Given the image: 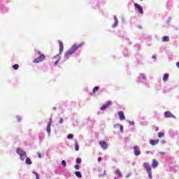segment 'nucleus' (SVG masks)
<instances>
[{
  "instance_id": "33",
  "label": "nucleus",
  "mask_w": 179,
  "mask_h": 179,
  "mask_svg": "<svg viewBox=\"0 0 179 179\" xmlns=\"http://www.w3.org/2000/svg\"><path fill=\"white\" fill-rule=\"evenodd\" d=\"M37 155H38L39 159H41V153L37 152Z\"/></svg>"
},
{
  "instance_id": "21",
  "label": "nucleus",
  "mask_w": 179,
  "mask_h": 179,
  "mask_svg": "<svg viewBox=\"0 0 179 179\" xmlns=\"http://www.w3.org/2000/svg\"><path fill=\"white\" fill-rule=\"evenodd\" d=\"M75 149H76V152H78V150H79V144L78 143V142H76V143H75Z\"/></svg>"
},
{
  "instance_id": "6",
  "label": "nucleus",
  "mask_w": 179,
  "mask_h": 179,
  "mask_svg": "<svg viewBox=\"0 0 179 179\" xmlns=\"http://www.w3.org/2000/svg\"><path fill=\"white\" fill-rule=\"evenodd\" d=\"M99 145L102 149H103V150H106L108 148V144H107V143H106L104 141H101L99 142Z\"/></svg>"
},
{
  "instance_id": "32",
  "label": "nucleus",
  "mask_w": 179,
  "mask_h": 179,
  "mask_svg": "<svg viewBox=\"0 0 179 179\" xmlns=\"http://www.w3.org/2000/svg\"><path fill=\"white\" fill-rule=\"evenodd\" d=\"M17 121H20L22 120V117L20 116L17 117Z\"/></svg>"
},
{
  "instance_id": "22",
  "label": "nucleus",
  "mask_w": 179,
  "mask_h": 179,
  "mask_svg": "<svg viewBox=\"0 0 179 179\" xmlns=\"http://www.w3.org/2000/svg\"><path fill=\"white\" fill-rule=\"evenodd\" d=\"M93 93H96V92H99V87H95L92 90Z\"/></svg>"
},
{
  "instance_id": "3",
  "label": "nucleus",
  "mask_w": 179,
  "mask_h": 179,
  "mask_svg": "<svg viewBox=\"0 0 179 179\" xmlns=\"http://www.w3.org/2000/svg\"><path fill=\"white\" fill-rule=\"evenodd\" d=\"M37 54L39 56L34 60V64H40V62H43V61L45 59V55L44 54H41V51H38Z\"/></svg>"
},
{
  "instance_id": "23",
  "label": "nucleus",
  "mask_w": 179,
  "mask_h": 179,
  "mask_svg": "<svg viewBox=\"0 0 179 179\" xmlns=\"http://www.w3.org/2000/svg\"><path fill=\"white\" fill-rule=\"evenodd\" d=\"M76 162V163H78V164H80V163H82V159L77 158Z\"/></svg>"
},
{
  "instance_id": "5",
  "label": "nucleus",
  "mask_w": 179,
  "mask_h": 179,
  "mask_svg": "<svg viewBox=\"0 0 179 179\" xmlns=\"http://www.w3.org/2000/svg\"><path fill=\"white\" fill-rule=\"evenodd\" d=\"M111 104H113V102L111 101H108L106 103L101 106V110H102V111H104V110H106V108H108V107H110Z\"/></svg>"
},
{
  "instance_id": "13",
  "label": "nucleus",
  "mask_w": 179,
  "mask_h": 179,
  "mask_svg": "<svg viewBox=\"0 0 179 179\" xmlns=\"http://www.w3.org/2000/svg\"><path fill=\"white\" fill-rule=\"evenodd\" d=\"M164 115L166 118H174L173 115L171 112H165Z\"/></svg>"
},
{
  "instance_id": "14",
  "label": "nucleus",
  "mask_w": 179,
  "mask_h": 179,
  "mask_svg": "<svg viewBox=\"0 0 179 179\" xmlns=\"http://www.w3.org/2000/svg\"><path fill=\"white\" fill-rule=\"evenodd\" d=\"M159 142V139L150 141V145H152V146H155V145H157Z\"/></svg>"
},
{
  "instance_id": "36",
  "label": "nucleus",
  "mask_w": 179,
  "mask_h": 179,
  "mask_svg": "<svg viewBox=\"0 0 179 179\" xmlns=\"http://www.w3.org/2000/svg\"><path fill=\"white\" fill-rule=\"evenodd\" d=\"M176 66L179 69V62L176 63Z\"/></svg>"
},
{
  "instance_id": "12",
  "label": "nucleus",
  "mask_w": 179,
  "mask_h": 179,
  "mask_svg": "<svg viewBox=\"0 0 179 179\" xmlns=\"http://www.w3.org/2000/svg\"><path fill=\"white\" fill-rule=\"evenodd\" d=\"M159 166V162L156 159H152V169H156Z\"/></svg>"
},
{
  "instance_id": "10",
  "label": "nucleus",
  "mask_w": 179,
  "mask_h": 179,
  "mask_svg": "<svg viewBox=\"0 0 179 179\" xmlns=\"http://www.w3.org/2000/svg\"><path fill=\"white\" fill-rule=\"evenodd\" d=\"M118 116L121 121H122V120H125V115L124 114V111L122 110L119 111Z\"/></svg>"
},
{
  "instance_id": "35",
  "label": "nucleus",
  "mask_w": 179,
  "mask_h": 179,
  "mask_svg": "<svg viewBox=\"0 0 179 179\" xmlns=\"http://www.w3.org/2000/svg\"><path fill=\"white\" fill-rule=\"evenodd\" d=\"M98 162H99V163H100V162H101V157H99L98 158Z\"/></svg>"
},
{
  "instance_id": "40",
  "label": "nucleus",
  "mask_w": 179,
  "mask_h": 179,
  "mask_svg": "<svg viewBox=\"0 0 179 179\" xmlns=\"http://www.w3.org/2000/svg\"><path fill=\"white\" fill-rule=\"evenodd\" d=\"M161 155H164V152H161Z\"/></svg>"
},
{
  "instance_id": "25",
  "label": "nucleus",
  "mask_w": 179,
  "mask_h": 179,
  "mask_svg": "<svg viewBox=\"0 0 179 179\" xmlns=\"http://www.w3.org/2000/svg\"><path fill=\"white\" fill-rule=\"evenodd\" d=\"M62 164L63 167H66V162H65V160L62 161Z\"/></svg>"
},
{
  "instance_id": "37",
  "label": "nucleus",
  "mask_w": 179,
  "mask_h": 179,
  "mask_svg": "<svg viewBox=\"0 0 179 179\" xmlns=\"http://www.w3.org/2000/svg\"><path fill=\"white\" fill-rule=\"evenodd\" d=\"M155 131H156V132H157V131H159V127H156Z\"/></svg>"
},
{
  "instance_id": "18",
  "label": "nucleus",
  "mask_w": 179,
  "mask_h": 179,
  "mask_svg": "<svg viewBox=\"0 0 179 179\" xmlns=\"http://www.w3.org/2000/svg\"><path fill=\"white\" fill-rule=\"evenodd\" d=\"M75 174L78 178H82V173H80V171H76L75 172Z\"/></svg>"
},
{
  "instance_id": "11",
  "label": "nucleus",
  "mask_w": 179,
  "mask_h": 179,
  "mask_svg": "<svg viewBox=\"0 0 179 179\" xmlns=\"http://www.w3.org/2000/svg\"><path fill=\"white\" fill-rule=\"evenodd\" d=\"M135 156H139L141 155V150L138 148V146L134 147Z\"/></svg>"
},
{
  "instance_id": "17",
  "label": "nucleus",
  "mask_w": 179,
  "mask_h": 179,
  "mask_svg": "<svg viewBox=\"0 0 179 179\" xmlns=\"http://www.w3.org/2000/svg\"><path fill=\"white\" fill-rule=\"evenodd\" d=\"M170 41V37L165 36L162 38V41L167 42Z\"/></svg>"
},
{
  "instance_id": "20",
  "label": "nucleus",
  "mask_w": 179,
  "mask_h": 179,
  "mask_svg": "<svg viewBox=\"0 0 179 179\" xmlns=\"http://www.w3.org/2000/svg\"><path fill=\"white\" fill-rule=\"evenodd\" d=\"M114 20H115V24L113 25V27H116V26L118 24V20L117 19V16L114 17Z\"/></svg>"
},
{
  "instance_id": "38",
  "label": "nucleus",
  "mask_w": 179,
  "mask_h": 179,
  "mask_svg": "<svg viewBox=\"0 0 179 179\" xmlns=\"http://www.w3.org/2000/svg\"><path fill=\"white\" fill-rule=\"evenodd\" d=\"M58 57H59V55H57L56 56H55V58H58Z\"/></svg>"
},
{
  "instance_id": "24",
  "label": "nucleus",
  "mask_w": 179,
  "mask_h": 179,
  "mask_svg": "<svg viewBox=\"0 0 179 179\" xmlns=\"http://www.w3.org/2000/svg\"><path fill=\"white\" fill-rule=\"evenodd\" d=\"M13 69L16 70V69H19V64H14L13 66Z\"/></svg>"
},
{
  "instance_id": "8",
  "label": "nucleus",
  "mask_w": 179,
  "mask_h": 179,
  "mask_svg": "<svg viewBox=\"0 0 179 179\" xmlns=\"http://www.w3.org/2000/svg\"><path fill=\"white\" fill-rule=\"evenodd\" d=\"M59 55H61V54H62V52H64V43H62V41H59Z\"/></svg>"
},
{
  "instance_id": "31",
  "label": "nucleus",
  "mask_w": 179,
  "mask_h": 179,
  "mask_svg": "<svg viewBox=\"0 0 179 179\" xmlns=\"http://www.w3.org/2000/svg\"><path fill=\"white\" fill-rule=\"evenodd\" d=\"M64 122V118L61 117L59 120V124H62Z\"/></svg>"
},
{
  "instance_id": "4",
  "label": "nucleus",
  "mask_w": 179,
  "mask_h": 179,
  "mask_svg": "<svg viewBox=\"0 0 179 179\" xmlns=\"http://www.w3.org/2000/svg\"><path fill=\"white\" fill-rule=\"evenodd\" d=\"M144 169H145L149 178H152V167L149 166V164L148 163H144Z\"/></svg>"
},
{
  "instance_id": "29",
  "label": "nucleus",
  "mask_w": 179,
  "mask_h": 179,
  "mask_svg": "<svg viewBox=\"0 0 179 179\" xmlns=\"http://www.w3.org/2000/svg\"><path fill=\"white\" fill-rule=\"evenodd\" d=\"M74 169H76V170H80V165H75V166H74Z\"/></svg>"
},
{
  "instance_id": "27",
  "label": "nucleus",
  "mask_w": 179,
  "mask_h": 179,
  "mask_svg": "<svg viewBox=\"0 0 179 179\" xmlns=\"http://www.w3.org/2000/svg\"><path fill=\"white\" fill-rule=\"evenodd\" d=\"M33 174H35L36 179H40V177L38 176V173H37L36 172H33Z\"/></svg>"
},
{
  "instance_id": "34",
  "label": "nucleus",
  "mask_w": 179,
  "mask_h": 179,
  "mask_svg": "<svg viewBox=\"0 0 179 179\" xmlns=\"http://www.w3.org/2000/svg\"><path fill=\"white\" fill-rule=\"evenodd\" d=\"M129 125H135V122H129Z\"/></svg>"
},
{
  "instance_id": "16",
  "label": "nucleus",
  "mask_w": 179,
  "mask_h": 179,
  "mask_svg": "<svg viewBox=\"0 0 179 179\" xmlns=\"http://www.w3.org/2000/svg\"><path fill=\"white\" fill-rule=\"evenodd\" d=\"M163 80H164V82H167V80H169V74L168 73H165L164 75Z\"/></svg>"
},
{
  "instance_id": "19",
  "label": "nucleus",
  "mask_w": 179,
  "mask_h": 179,
  "mask_svg": "<svg viewBox=\"0 0 179 179\" xmlns=\"http://www.w3.org/2000/svg\"><path fill=\"white\" fill-rule=\"evenodd\" d=\"M25 162H26V164H32V162H31V159H30V158H26V160H25Z\"/></svg>"
},
{
  "instance_id": "1",
  "label": "nucleus",
  "mask_w": 179,
  "mask_h": 179,
  "mask_svg": "<svg viewBox=\"0 0 179 179\" xmlns=\"http://www.w3.org/2000/svg\"><path fill=\"white\" fill-rule=\"evenodd\" d=\"M83 45H85V42L73 44V45L64 54L66 59H69V57L74 54V52H76L78 48H80V47H83Z\"/></svg>"
},
{
  "instance_id": "15",
  "label": "nucleus",
  "mask_w": 179,
  "mask_h": 179,
  "mask_svg": "<svg viewBox=\"0 0 179 179\" xmlns=\"http://www.w3.org/2000/svg\"><path fill=\"white\" fill-rule=\"evenodd\" d=\"M115 174H117L119 177H122V173H121V171H120V169H116L115 171Z\"/></svg>"
},
{
  "instance_id": "41",
  "label": "nucleus",
  "mask_w": 179,
  "mask_h": 179,
  "mask_svg": "<svg viewBox=\"0 0 179 179\" xmlns=\"http://www.w3.org/2000/svg\"><path fill=\"white\" fill-rule=\"evenodd\" d=\"M140 1H143V0H140Z\"/></svg>"
},
{
  "instance_id": "30",
  "label": "nucleus",
  "mask_w": 179,
  "mask_h": 179,
  "mask_svg": "<svg viewBox=\"0 0 179 179\" xmlns=\"http://www.w3.org/2000/svg\"><path fill=\"white\" fill-rule=\"evenodd\" d=\"M117 125L120 127L121 132H122V131H124V126L120 124Z\"/></svg>"
},
{
  "instance_id": "39",
  "label": "nucleus",
  "mask_w": 179,
  "mask_h": 179,
  "mask_svg": "<svg viewBox=\"0 0 179 179\" xmlns=\"http://www.w3.org/2000/svg\"><path fill=\"white\" fill-rule=\"evenodd\" d=\"M55 65H58V61L55 62Z\"/></svg>"
},
{
  "instance_id": "28",
  "label": "nucleus",
  "mask_w": 179,
  "mask_h": 179,
  "mask_svg": "<svg viewBox=\"0 0 179 179\" xmlns=\"http://www.w3.org/2000/svg\"><path fill=\"white\" fill-rule=\"evenodd\" d=\"M67 138L68 139H72V138H73V134H69Z\"/></svg>"
},
{
  "instance_id": "26",
  "label": "nucleus",
  "mask_w": 179,
  "mask_h": 179,
  "mask_svg": "<svg viewBox=\"0 0 179 179\" xmlns=\"http://www.w3.org/2000/svg\"><path fill=\"white\" fill-rule=\"evenodd\" d=\"M163 136H164V133H158L159 138H163Z\"/></svg>"
},
{
  "instance_id": "9",
  "label": "nucleus",
  "mask_w": 179,
  "mask_h": 179,
  "mask_svg": "<svg viewBox=\"0 0 179 179\" xmlns=\"http://www.w3.org/2000/svg\"><path fill=\"white\" fill-rule=\"evenodd\" d=\"M52 119L50 118V121H49V122H48V126H47V132H48V134H51V125H52Z\"/></svg>"
},
{
  "instance_id": "2",
  "label": "nucleus",
  "mask_w": 179,
  "mask_h": 179,
  "mask_svg": "<svg viewBox=\"0 0 179 179\" xmlns=\"http://www.w3.org/2000/svg\"><path fill=\"white\" fill-rule=\"evenodd\" d=\"M16 152L17 153V155H19V156L20 157V160H22V162L25 160L27 157V153L22 148H17Z\"/></svg>"
},
{
  "instance_id": "7",
  "label": "nucleus",
  "mask_w": 179,
  "mask_h": 179,
  "mask_svg": "<svg viewBox=\"0 0 179 179\" xmlns=\"http://www.w3.org/2000/svg\"><path fill=\"white\" fill-rule=\"evenodd\" d=\"M134 6L138 10L141 15H143V8H142V6H141V5L136 3H134Z\"/></svg>"
}]
</instances>
